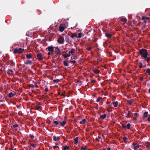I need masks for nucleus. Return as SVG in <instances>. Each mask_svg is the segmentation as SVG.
<instances>
[{
  "label": "nucleus",
  "mask_w": 150,
  "mask_h": 150,
  "mask_svg": "<svg viewBox=\"0 0 150 150\" xmlns=\"http://www.w3.org/2000/svg\"><path fill=\"white\" fill-rule=\"evenodd\" d=\"M139 52L140 55L141 57L143 59L146 58V56H148L147 50L145 49H142L139 50Z\"/></svg>",
  "instance_id": "nucleus-1"
},
{
  "label": "nucleus",
  "mask_w": 150,
  "mask_h": 150,
  "mask_svg": "<svg viewBox=\"0 0 150 150\" xmlns=\"http://www.w3.org/2000/svg\"><path fill=\"white\" fill-rule=\"evenodd\" d=\"M24 49L21 48H16L13 51V52L14 54H16L17 53H21L23 52Z\"/></svg>",
  "instance_id": "nucleus-2"
},
{
  "label": "nucleus",
  "mask_w": 150,
  "mask_h": 150,
  "mask_svg": "<svg viewBox=\"0 0 150 150\" xmlns=\"http://www.w3.org/2000/svg\"><path fill=\"white\" fill-rule=\"evenodd\" d=\"M58 42L60 44H62L64 43V40L63 37L60 36L58 39Z\"/></svg>",
  "instance_id": "nucleus-3"
},
{
  "label": "nucleus",
  "mask_w": 150,
  "mask_h": 150,
  "mask_svg": "<svg viewBox=\"0 0 150 150\" xmlns=\"http://www.w3.org/2000/svg\"><path fill=\"white\" fill-rule=\"evenodd\" d=\"M122 127L125 129H130V127L131 126V125L130 123H128L127 125H126L125 124H122Z\"/></svg>",
  "instance_id": "nucleus-4"
},
{
  "label": "nucleus",
  "mask_w": 150,
  "mask_h": 150,
  "mask_svg": "<svg viewBox=\"0 0 150 150\" xmlns=\"http://www.w3.org/2000/svg\"><path fill=\"white\" fill-rule=\"evenodd\" d=\"M40 103H39L36 105V106L35 108V110L41 111L42 109V107L40 106Z\"/></svg>",
  "instance_id": "nucleus-5"
},
{
  "label": "nucleus",
  "mask_w": 150,
  "mask_h": 150,
  "mask_svg": "<svg viewBox=\"0 0 150 150\" xmlns=\"http://www.w3.org/2000/svg\"><path fill=\"white\" fill-rule=\"evenodd\" d=\"M54 47L53 46H48L46 48V50H48L50 52H53L54 50Z\"/></svg>",
  "instance_id": "nucleus-6"
},
{
  "label": "nucleus",
  "mask_w": 150,
  "mask_h": 150,
  "mask_svg": "<svg viewBox=\"0 0 150 150\" xmlns=\"http://www.w3.org/2000/svg\"><path fill=\"white\" fill-rule=\"evenodd\" d=\"M55 52L57 55H60L61 54V51L57 47H55Z\"/></svg>",
  "instance_id": "nucleus-7"
},
{
  "label": "nucleus",
  "mask_w": 150,
  "mask_h": 150,
  "mask_svg": "<svg viewBox=\"0 0 150 150\" xmlns=\"http://www.w3.org/2000/svg\"><path fill=\"white\" fill-rule=\"evenodd\" d=\"M37 56L39 61H42L43 60V56L41 53H39L37 54Z\"/></svg>",
  "instance_id": "nucleus-8"
},
{
  "label": "nucleus",
  "mask_w": 150,
  "mask_h": 150,
  "mask_svg": "<svg viewBox=\"0 0 150 150\" xmlns=\"http://www.w3.org/2000/svg\"><path fill=\"white\" fill-rule=\"evenodd\" d=\"M59 30L61 32H62L64 31L65 29V28L64 26H63L62 24L60 25L59 27Z\"/></svg>",
  "instance_id": "nucleus-9"
},
{
  "label": "nucleus",
  "mask_w": 150,
  "mask_h": 150,
  "mask_svg": "<svg viewBox=\"0 0 150 150\" xmlns=\"http://www.w3.org/2000/svg\"><path fill=\"white\" fill-rule=\"evenodd\" d=\"M7 73L9 75H14L13 71L12 69H8V70Z\"/></svg>",
  "instance_id": "nucleus-10"
},
{
  "label": "nucleus",
  "mask_w": 150,
  "mask_h": 150,
  "mask_svg": "<svg viewBox=\"0 0 150 150\" xmlns=\"http://www.w3.org/2000/svg\"><path fill=\"white\" fill-rule=\"evenodd\" d=\"M75 52V50L74 48H72L71 50L69 52V54L70 55H73Z\"/></svg>",
  "instance_id": "nucleus-11"
},
{
  "label": "nucleus",
  "mask_w": 150,
  "mask_h": 150,
  "mask_svg": "<svg viewBox=\"0 0 150 150\" xmlns=\"http://www.w3.org/2000/svg\"><path fill=\"white\" fill-rule=\"evenodd\" d=\"M26 57L28 59L32 58L33 56L31 53H29L26 55Z\"/></svg>",
  "instance_id": "nucleus-12"
},
{
  "label": "nucleus",
  "mask_w": 150,
  "mask_h": 150,
  "mask_svg": "<svg viewBox=\"0 0 150 150\" xmlns=\"http://www.w3.org/2000/svg\"><path fill=\"white\" fill-rule=\"evenodd\" d=\"M149 19V17H145V16L142 17V19L144 21L145 23L146 22V21L148 20Z\"/></svg>",
  "instance_id": "nucleus-13"
},
{
  "label": "nucleus",
  "mask_w": 150,
  "mask_h": 150,
  "mask_svg": "<svg viewBox=\"0 0 150 150\" xmlns=\"http://www.w3.org/2000/svg\"><path fill=\"white\" fill-rule=\"evenodd\" d=\"M15 95V93H13L12 92H11L8 95V97L9 98H11L12 97H13Z\"/></svg>",
  "instance_id": "nucleus-14"
},
{
  "label": "nucleus",
  "mask_w": 150,
  "mask_h": 150,
  "mask_svg": "<svg viewBox=\"0 0 150 150\" xmlns=\"http://www.w3.org/2000/svg\"><path fill=\"white\" fill-rule=\"evenodd\" d=\"M53 139L54 141H56L57 140H59L60 139V138L59 137H56L55 136H54L53 137Z\"/></svg>",
  "instance_id": "nucleus-15"
},
{
  "label": "nucleus",
  "mask_w": 150,
  "mask_h": 150,
  "mask_svg": "<svg viewBox=\"0 0 150 150\" xmlns=\"http://www.w3.org/2000/svg\"><path fill=\"white\" fill-rule=\"evenodd\" d=\"M132 145L134 146V149H136L139 147V145L138 144H137L135 143H134L132 144Z\"/></svg>",
  "instance_id": "nucleus-16"
},
{
  "label": "nucleus",
  "mask_w": 150,
  "mask_h": 150,
  "mask_svg": "<svg viewBox=\"0 0 150 150\" xmlns=\"http://www.w3.org/2000/svg\"><path fill=\"white\" fill-rule=\"evenodd\" d=\"M106 36L108 38H110L112 36V35L111 34L108 33H106L105 34Z\"/></svg>",
  "instance_id": "nucleus-17"
},
{
  "label": "nucleus",
  "mask_w": 150,
  "mask_h": 150,
  "mask_svg": "<svg viewBox=\"0 0 150 150\" xmlns=\"http://www.w3.org/2000/svg\"><path fill=\"white\" fill-rule=\"evenodd\" d=\"M59 123H59V121H53V124L55 125H56V127H57V125H59Z\"/></svg>",
  "instance_id": "nucleus-18"
},
{
  "label": "nucleus",
  "mask_w": 150,
  "mask_h": 150,
  "mask_svg": "<svg viewBox=\"0 0 150 150\" xmlns=\"http://www.w3.org/2000/svg\"><path fill=\"white\" fill-rule=\"evenodd\" d=\"M66 123L67 122L65 120H64L63 122H61L60 123V124L62 127H64Z\"/></svg>",
  "instance_id": "nucleus-19"
},
{
  "label": "nucleus",
  "mask_w": 150,
  "mask_h": 150,
  "mask_svg": "<svg viewBox=\"0 0 150 150\" xmlns=\"http://www.w3.org/2000/svg\"><path fill=\"white\" fill-rule=\"evenodd\" d=\"M144 59L145 60V61L148 62L150 61V56H146V58H144Z\"/></svg>",
  "instance_id": "nucleus-20"
},
{
  "label": "nucleus",
  "mask_w": 150,
  "mask_h": 150,
  "mask_svg": "<svg viewBox=\"0 0 150 150\" xmlns=\"http://www.w3.org/2000/svg\"><path fill=\"white\" fill-rule=\"evenodd\" d=\"M77 34L76 33H72L71 35V38H74L75 37H77Z\"/></svg>",
  "instance_id": "nucleus-21"
},
{
  "label": "nucleus",
  "mask_w": 150,
  "mask_h": 150,
  "mask_svg": "<svg viewBox=\"0 0 150 150\" xmlns=\"http://www.w3.org/2000/svg\"><path fill=\"white\" fill-rule=\"evenodd\" d=\"M106 115L105 114H104L103 115H100V118L101 119L103 120L105 118H106Z\"/></svg>",
  "instance_id": "nucleus-22"
},
{
  "label": "nucleus",
  "mask_w": 150,
  "mask_h": 150,
  "mask_svg": "<svg viewBox=\"0 0 150 150\" xmlns=\"http://www.w3.org/2000/svg\"><path fill=\"white\" fill-rule=\"evenodd\" d=\"M63 56L64 57V58H67L68 57H69L70 56V55H69V53H66L64 54L63 55Z\"/></svg>",
  "instance_id": "nucleus-23"
},
{
  "label": "nucleus",
  "mask_w": 150,
  "mask_h": 150,
  "mask_svg": "<svg viewBox=\"0 0 150 150\" xmlns=\"http://www.w3.org/2000/svg\"><path fill=\"white\" fill-rule=\"evenodd\" d=\"M112 104L115 107H117V106L118 104V102L117 101L116 102H112Z\"/></svg>",
  "instance_id": "nucleus-24"
},
{
  "label": "nucleus",
  "mask_w": 150,
  "mask_h": 150,
  "mask_svg": "<svg viewBox=\"0 0 150 150\" xmlns=\"http://www.w3.org/2000/svg\"><path fill=\"white\" fill-rule=\"evenodd\" d=\"M64 65L66 67H67L69 66L68 64V61H64L63 62Z\"/></svg>",
  "instance_id": "nucleus-25"
},
{
  "label": "nucleus",
  "mask_w": 150,
  "mask_h": 150,
  "mask_svg": "<svg viewBox=\"0 0 150 150\" xmlns=\"http://www.w3.org/2000/svg\"><path fill=\"white\" fill-rule=\"evenodd\" d=\"M79 138V137H77L75 138L74 139V144H76L78 142V139Z\"/></svg>",
  "instance_id": "nucleus-26"
},
{
  "label": "nucleus",
  "mask_w": 150,
  "mask_h": 150,
  "mask_svg": "<svg viewBox=\"0 0 150 150\" xmlns=\"http://www.w3.org/2000/svg\"><path fill=\"white\" fill-rule=\"evenodd\" d=\"M146 146L147 148H150V143L149 142H147L146 143Z\"/></svg>",
  "instance_id": "nucleus-27"
},
{
  "label": "nucleus",
  "mask_w": 150,
  "mask_h": 150,
  "mask_svg": "<svg viewBox=\"0 0 150 150\" xmlns=\"http://www.w3.org/2000/svg\"><path fill=\"white\" fill-rule=\"evenodd\" d=\"M86 121V119H83L81 121H80L79 123L80 124H85Z\"/></svg>",
  "instance_id": "nucleus-28"
},
{
  "label": "nucleus",
  "mask_w": 150,
  "mask_h": 150,
  "mask_svg": "<svg viewBox=\"0 0 150 150\" xmlns=\"http://www.w3.org/2000/svg\"><path fill=\"white\" fill-rule=\"evenodd\" d=\"M25 64L27 65H31L32 64V62L30 60H28L27 62H25Z\"/></svg>",
  "instance_id": "nucleus-29"
},
{
  "label": "nucleus",
  "mask_w": 150,
  "mask_h": 150,
  "mask_svg": "<svg viewBox=\"0 0 150 150\" xmlns=\"http://www.w3.org/2000/svg\"><path fill=\"white\" fill-rule=\"evenodd\" d=\"M95 74H99L100 73V70L98 69H94L93 70Z\"/></svg>",
  "instance_id": "nucleus-30"
},
{
  "label": "nucleus",
  "mask_w": 150,
  "mask_h": 150,
  "mask_svg": "<svg viewBox=\"0 0 150 150\" xmlns=\"http://www.w3.org/2000/svg\"><path fill=\"white\" fill-rule=\"evenodd\" d=\"M103 99L102 97H100L98 98L96 100V102H98L100 101L101 100Z\"/></svg>",
  "instance_id": "nucleus-31"
},
{
  "label": "nucleus",
  "mask_w": 150,
  "mask_h": 150,
  "mask_svg": "<svg viewBox=\"0 0 150 150\" xmlns=\"http://www.w3.org/2000/svg\"><path fill=\"white\" fill-rule=\"evenodd\" d=\"M146 73H147L149 75H150V69L148 68L146 71Z\"/></svg>",
  "instance_id": "nucleus-32"
},
{
  "label": "nucleus",
  "mask_w": 150,
  "mask_h": 150,
  "mask_svg": "<svg viewBox=\"0 0 150 150\" xmlns=\"http://www.w3.org/2000/svg\"><path fill=\"white\" fill-rule=\"evenodd\" d=\"M69 147L67 146H65L64 147V149H63V150H69Z\"/></svg>",
  "instance_id": "nucleus-33"
},
{
  "label": "nucleus",
  "mask_w": 150,
  "mask_h": 150,
  "mask_svg": "<svg viewBox=\"0 0 150 150\" xmlns=\"http://www.w3.org/2000/svg\"><path fill=\"white\" fill-rule=\"evenodd\" d=\"M87 148V147L86 146H82L81 148V150H86Z\"/></svg>",
  "instance_id": "nucleus-34"
},
{
  "label": "nucleus",
  "mask_w": 150,
  "mask_h": 150,
  "mask_svg": "<svg viewBox=\"0 0 150 150\" xmlns=\"http://www.w3.org/2000/svg\"><path fill=\"white\" fill-rule=\"evenodd\" d=\"M127 102L129 105H131L132 103V101L131 100H127Z\"/></svg>",
  "instance_id": "nucleus-35"
},
{
  "label": "nucleus",
  "mask_w": 150,
  "mask_h": 150,
  "mask_svg": "<svg viewBox=\"0 0 150 150\" xmlns=\"http://www.w3.org/2000/svg\"><path fill=\"white\" fill-rule=\"evenodd\" d=\"M148 114V112H145L144 113L143 116L144 117H146L147 116V115Z\"/></svg>",
  "instance_id": "nucleus-36"
},
{
  "label": "nucleus",
  "mask_w": 150,
  "mask_h": 150,
  "mask_svg": "<svg viewBox=\"0 0 150 150\" xmlns=\"http://www.w3.org/2000/svg\"><path fill=\"white\" fill-rule=\"evenodd\" d=\"M60 81V80L59 79H54L53 80V82L54 83H58Z\"/></svg>",
  "instance_id": "nucleus-37"
},
{
  "label": "nucleus",
  "mask_w": 150,
  "mask_h": 150,
  "mask_svg": "<svg viewBox=\"0 0 150 150\" xmlns=\"http://www.w3.org/2000/svg\"><path fill=\"white\" fill-rule=\"evenodd\" d=\"M66 41L69 44L71 43V41L68 38H67L66 39Z\"/></svg>",
  "instance_id": "nucleus-38"
},
{
  "label": "nucleus",
  "mask_w": 150,
  "mask_h": 150,
  "mask_svg": "<svg viewBox=\"0 0 150 150\" xmlns=\"http://www.w3.org/2000/svg\"><path fill=\"white\" fill-rule=\"evenodd\" d=\"M121 21L122 22H124L125 23H126L127 21V19L125 18H121Z\"/></svg>",
  "instance_id": "nucleus-39"
},
{
  "label": "nucleus",
  "mask_w": 150,
  "mask_h": 150,
  "mask_svg": "<svg viewBox=\"0 0 150 150\" xmlns=\"http://www.w3.org/2000/svg\"><path fill=\"white\" fill-rule=\"evenodd\" d=\"M78 35H79L78 36V38H81L82 37V33H79Z\"/></svg>",
  "instance_id": "nucleus-40"
},
{
  "label": "nucleus",
  "mask_w": 150,
  "mask_h": 150,
  "mask_svg": "<svg viewBox=\"0 0 150 150\" xmlns=\"http://www.w3.org/2000/svg\"><path fill=\"white\" fill-rule=\"evenodd\" d=\"M127 139V138L126 137H125L123 138V140L124 142L125 143H126V140Z\"/></svg>",
  "instance_id": "nucleus-41"
},
{
  "label": "nucleus",
  "mask_w": 150,
  "mask_h": 150,
  "mask_svg": "<svg viewBox=\"0 0 150 150\" xmlns=\"http://www.w3.org/2000/svg\"><path fill=\"white\" fill-rule=\"evenodd\" d=\"M142 62H139V67L140 68H142L143 67H142Z\"/></svg>",
  "instance_id": "nucleus-42"
},
{
  "label": "nucleus",
  "mask_w": 150,
  "mask_h": 150,
  "mask_svg": "<svg viewBox=\"0 0 150 150\" xmlns=\"http://www.w3.org/2000/svg\"><path fill=\"white\" fill-rule=\"evenodd\" d=\"M92 47H88L86 48V50L88 51H90L92 50Z\"/></svg>",
  "instance_id": "nucleus-43"
},
{
  "label": "nucleus",
  "mask_w": 150,
  "mask_h": 150,
  "mask_svg": "<svg viewBox=\"0 0 150 150\" xmlns=\"http://www.w3.org/2000/svg\"><path fill=\"white\" fill-rule=\"evenodd\" d=\"M77 58H78V57L77 56H74L73 58H72V57H71L72 59H77Z\"/></svg>",
  "instance_id": "nucleus-44"
},
{
  "label": "nucleus",
  "mask_w": 150,
  "mask_h": 150,
  "mask_svg": "<svg viewBox=\"0 0 150 150\" xmlns=\"http://www.w3.org/2000/svg\"><path fill=\"white\" fill-rule=\"evenodd\" d=\"M101 139V137L100 136H99L97 138L96 140H97V141H99L98 140L100 139Z\"/></svg>",
  "instance_id": "nucleus-45"
},
{
  "label": "nucleus",
  "mask_w": 150,
  "mask_h": 150,
  "mask_svg": "<svg viewBox=\"0 0 150 150\" xmlns=\"http://www.w3.org/2000/svg\"><path fill=\"white\" fill-rule=\"evenodd\" d=\"M71 63L72 64H74L76 63V61L75 60H73L71 61Z\"/></svg>",
  "instance_id": "nucleus-46"
},
{
  "label": "nucleus",
  "mask_w": 150,
  "mask_h": 150,
  "mask_svg": "<svg viewBox=\"0 0 150 150\" xmlns=\"http://www.w3.org/2000/svg\"><path fill=\"white\" fill-rule=\"evenodd\" d=\"M35 86L36 88H38L39 87V86L37 85V83L36 82L35 83Z\"/></svg>",
  "instance_id": "nucleus-47"
},
{
  "label": "nucleus",
  "mask_w": 150,
  "mask_h": 150,
  "mask_svg": "<svg viewBox=\"0 0 150 150\" xmlns=\"http://www.w3.org/2000/svg\"><path fill=\"white\" fill-rule=\"evenodd\" d=\"M18 126V125H17V124H15V125H13V127L14 128L17 127Z\"/></svg>",
  "instance_id": "nucleus-48"
},
{
  "label": "nucleus",
  "mask_w": 150,
  "mask_h": 150,
  "mask_svg": "<svg viewBox=\"0 0 150 150\" xmlns=\"http://www.w3.org/2000/svg\"><path fill=\"white\" fill-rule=\"evenodd\" d=\"M34 136L33 135H31V134L30 135V137L31 139H33L34 138Z\"/></svg>",
  "instance_id": "nucleus-49"
},
{
  "label": "nucleus",
  "mask_w": 150,
  "mask_h": 150,
  "mask_svg": "<svg viewBox=\"0 0 150 150\" xmlns=\"http://www.w3.org/2000/svg\"><path fill=\"white\" fill-rule=\"evenodd\" d=\"M37 144H32L31 145V146H33V148L35 147L36 146Z\"/></svg>",
  "instance_id": "nucleus-50"
},
{
  "label": "nucleus",
  "mask_w": 150,
  "mask_h": 150,
  "mask_svg": "<svg viewBox=\"0 0 150 150\" xmlns=\"http://www.w3.org/2000/svg\"><path fill=\"white\" fill-rule=\"evenodd\" d=\"M143 78L142 77H141L139 79V80L141 81H143Z\"/></svg>",
  "instance_id": "nucleus-51"
},
{
  "label": "nucleus",
  "mask_w": 150,
  "mask_h": 150,
  "mask_svg": "<svg viewBox=\"0 0 150 150\" xmlns=\"http://www.w3.org/2000/svg\"><path fill=\"white\" fill-rule=\"evenodd\" d=\"M60 95L61 96H63V97H62V98H64L65 97V95L63 93H62L61 95Z\"/></svg>",
  "instance_id": "nucleus-52"
},
{
  "label": "nucleus",
  "mask_w": 150,
  "mask_h": 150,
  "mask_svg": "<svg viewBox=\"0 0 150 150\" xmlns=\"http://www.w3.org/2000/svg\"><path fill=\"white\" fill-rule=\"evenodd\" d=\"M58 147V146L56 145V146H54L53 148L54 149H55L57 148Z\"/></svg>",
  "instance_id": "nucleus-53"
},
{
  "label": "nucleus",
  "mask_w": 150,
  "mask_h": 150,
  "mask_svg": "<svg viewBox=\"0 0 150 150\" xmlns=\"http://www.w3.org/2000/svg\"><path fill=\"white\" fill-rule=\"evenodd\" d=\"M45 91H46V92H47L48 91V88H45Z\"/></svg>",
  "instance_id": "nucleus-54"
},
{
  "label": "nucleus",
  "mask_w": 150,
  "mask_h": 150,
  "mask_svg": "<svg viewBox=\"0 0 150 150\" xmlns=\"http://www.w3.org/2000/svg\"><path fill=\"white\" fill-rule=\"evenodd\" d=\"M133 120H137V117H134L133 118Z\"/></svg>",
  "instance_id": "nucleus-55"
},
{
  "label": "nucleus",
  "mask_w": 150,
  "mask_h": 150,
  "mask_svg": "<svg viewBox=\"0 0 150 150\" xmlns=\"http://www.w3.org/2000/svg\"><path fill=\"white\" fill-rule=\"evenodd\" d=\"M131 113V112L130 111H128L127 114H130Z\"/></svg>",
  "instance_id": "nucleus-56"
},
{
  "label": "nucleus",
  "mask_w": 150,
  "mask_h": 150,
  "mask_svg": "<svg viewBox=\"0 0 150 150\" xmlns=\"http://www.w3.org/2000/svg\"><path fill=\"white\" fill-rule=\"evenodd\" d=\"M131 17H132V16H131V15H129V16H128V18H129L131 19Z\"/></svg>",
  "instance_id": "nucleus-57"
},
{
  "label": "nucleus",
  "mask_w": 150,
  "mask_h": 150,
  "mask_svg": "<svg viewBox=\"0 0 150 150\" xmlns=\"http://www.w3.org/2000/svg\"><path fill=\"white\" fill-rule=\"evenodd\" d=\"M52 53V52H48V54L49 55H50Z\"/></svg>",
  "instance_id": "nucleus-58"
},
{
  "label": "nucleus",
  "mask_w": 150,
  "mask_h": 150,
  "mask_svg": "<svg viewBox=\"0 0 150 150\" xmlns=\"http://www.w3.org/2000/svg\"><path fill=\"white\" fill-rule=\"evenodd\" d=\"M147 120L149 122H150V118L149 117H148V118L147 119Z\"/></svg>",
  "instance_id": "nucleus-59"
},
{
  "label": "nucleus",
  "mask_w": 150,
  "mask_h": 150,
  "mask_svg": "<svg viewBox=\"0 0 150 150\" xmlns=\"http://www.w3.org/2000/svg\"><path fill=\"white\" fill-rule=\"evenodd\" d=\"M11 65L13 66L14 65H15V63L13 62V61L12 62V63H11Z\"/></svg>",
  "instance_id": "nucleus-60"
},
{
  "label": "nucleus",
  "mask_w": 150,
  "mask_h": 150,
  "mask_svg": "<svg viewBox=\"0 0 150 150\" xmlns=\"http://www.w3.org/2000/svg\"><path fill=\"white\" fill-rule=\"evenodd\" d=\"M96 82V81L95 80H92V81H91V82H93V83L95 82Z\"/></svg>",
  "instance_id": "nucleus-61"
},
{
  "label": "nucleus",
  "mask_w": 150,
  "mask_h": 150,
  "mask_svg": "<svg viewBox=\"0 0 150 150\" xmlns=\"http://www.w3.org/2000/svg\"><path fill=\"white\" fill-rule=\"evenodd\" d=\"M138 114L137 113H134V115L136 116H137L138 115Z\"/></svg>",
  "instance_id": "nucleus-62"
},
{
  "label": "nucleus",
  "mask_w": 150,
  "mask_h": 150,
  "mask_svg": "<svg viewBox=\"0 0 150 150\" xmlns=\"http://www.w3.org/2000/svg\"><path fill=\"white\" fill-rule=\"evenodd\" d=\"M78 83H81V81H79V80L78 81Z\"/></svg>",
  "instance_id": "nucleus-63"
},
{
  "label": "nucleus",
  "mask_w": 150,
  "mask_h": 150,
  "mask_svg": "<svg viewBox=\"0 0 150 150\" xmlns=\"http://www.w3.org/2000/svg\"><path fill=\"white\" fill-rule=\"evenodd\" d=\"M110 149H111V148H110V147H108L107 148V150H110Z\"/></svg>",
  "instance_id": "nucleus-64"
}]
</instances>
